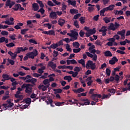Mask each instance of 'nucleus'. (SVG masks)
<instances>
[{
  "label": "nucleus",
  "instance_id": "1",
  "mask_svg": "<svg viewBox=\"0 0 130 130\" xmlns=\"http://www.w3.org/2000/svg\"><path fill=\"white\" fill-rule=\"evenodd\" d=\"M94 91H95L94 89H90L89 92V94H91V99L93 101H95V102H99V99L98 98H101L102 95L98 93H94Z\"/></svg>",
  "mask_w": 130,
  "mask_h": 130
},
{
  "label": "nucleus",
  "instance_id": "2",
  "mask_svg": "<svg viewBox=\"0 0 130 130\" xmlns=\"http://www.w3.org/2000/svg\"><path fill=\"white\" fill-rule=\"evenodd\" d=\"M32 87H33V85L26 83H24L21 86V88L23 90L25 88V92L28 94H31V93H32Z\"/></svg>",
  "mask_w": 130,
  "mask_h": 130
},
{
  "label": "nucleus",
  "instance_id": "3",
  "mask_svg": "<svg viewBox=\"0 0 130 130\" xmlns=\"http://www.w3.org/2000/svg\"><path fill=\"white\" fill-rule=\"evenodd\" d=\"M26 55L28 56L29 58L34 59L35 56H37V55H38V51H37L36 49H35V50L32 52L27 53Z\"/></svg>",
  "mask_w": 130,
  "mask_h": 130
},
{
  "label": "nucleus",
  "instance_id": "4",
  "mask_svg": "<svg viewBox=\"0 0 130 130\" xmlns=\"http://www.w3.org/2000/svg\"><path fill=\"white\" fill-rule=\"evenodd\" d=\"M71 33H68V36H70V37H72L74 38V40H77L78 39V37L79 36V34L77 31L71 30Z\"/></svg>",
  "mask_w": 130,
  "mask_h": 130
},
{
  "label": "nucleus",
  "instance_id": "5",
  "mask_svg": "<svg viewBox=\"0 0 130 130\" xmlns=\"http://www.w3.org/2000/svg\"><path fill=\"white\" fill-rule=\"evenodd\" d=\"M17 91L16 92V94H15L14 96L15 98H19V97H24V96L22 94H21V91H23L24 89L22 88V87H18L17 88Z\"/></svg>",
  "mask_w": 130,
  "mask_h": 130
},
{
  "label": "nucleus",
  "instance_id": "6",
  "mask_svg": "<svg viewBox=\"0 0 130 130\" xmlns=\"http://www.w3.org/2000/svg\"><path fill=\"white\" fill-rule=\"evenodd\" d=\"M16 2H13L11 0H7L6 2L5 6L6 7H9V9H12V7L15 5Z\"/></svg>",
  "mask_w": 130,
  "mask_h": 130
},
{
  "label": "nucleus",
  "instance_id": "7",
  "mask_svg": "<svg viewBox=\"0 0 130 130\" xmlns=\"http://www.w3.org/2000/svg\"><path fill=\"white\" fill-rule=\"evenodd\" d=\"M49 86H50V84H48L47 85H40L38 88L39 90H42V91H44L47 90V88H49Z\"/></svg>",
  "mask_w": 130,
  "mask_h": 130
},
{
  "label": "nucleus",
  "instance_id": "8",
  "mask_svg": "<svg viewBox=\"0 0 130 130\" xmlns=\"http://www.w3.org/2000/svg\"><path fill=\"white\" fill-rule=\"evenodd\" d=\"M3 106H4V110H7L8 108L13 107V106H14V104L13 103H10L8 105V104H3Z\"/></svg>",
  "mask_w": 130,
  "mask_h": 130
},
{
  "label": "nucleus",
  "instance_id": "9",
  "mask_svg": "<svg viewBox=\"0 0 130 130\" xmlns=\"http://www.w3.org/2000/svg\"><path fill=\"white\" fill-rule=\"evenodd\" d=\"M99 32H102L103 36H106V32L107 31V29L106 28V26H103L101 29H99Z\"/></svg>",
  "mask_w": 130,
  "mask_h": 130
},
{
  "label": "nucleus",
  "instance_id": "10",
  "mask_svg": "<svg viewBox=\"0 0 130 130\" xmlns=\"http://www.w3.org/2000/svg\"><path fill=\"white\" fill-rule=\"evenodd\" d=\"M49 17L51 19H57V14H56V12L53 11L50 13Z\"/></svg>",
  "mask_w": 130,
  "mask_h": 130
},
{
  "label": "nucleus",
  "instance_id": "11",
  "mask_svg": "<svg viewBox=\"0 0 130 130\" xmlns=\"http://www.w3.org/2000/svg\"><path fill=\"white\" fill-rule=\"evenodd\" d=\"M48 67H50L52 70H55L56 69V64L53 63L52 61H49L48 63Z\"/></svg>",
  "mask_w": 130,
  "mask_h": 130
},
{
  "label": "nucleus",
  "instance_id": "12",
  "mask_svg": "<svg viewBox=\"0 0 130 130\" xmlns=\"http://www.w3.org/2000/svg\"><path fill=\"white\" fill-rule=\"evenodd\" d=\"M32 8L35 12H37L39 10V5L37 3H34L32 5Z\"/></svg>",
  "mask_w": 130,
  "mask_h": 130
},
{
  "label": "nucleus",
  "instance_id": "13",
  "mask_svg": "<svg viewBox=\"0 0 130 130\" xmlns=\"http://www.w3.org/2000/svg\"><path fill=\"white\" fill-rule=\"evenodd\" d=\"M58 24L61 27H62L64 24H66V20L59 18L58 21Z\"/></svg>",
  "mask_w": 130,
  "mask_h": 130
},
{
  "label": "nucleus",
  "instance_id": "14",
  "mask_svg": "<svg viewBox=\"0 0 130 130\" xmlns=\"http://www.w3.org/2000/svg\"><path fill=\"white\" fill-rule=\"evenodd\" d=\"M72 91H73V92H74L76 94H79V93L84 92V91H85V89H84L83 88H80L78 89H73Z\"/></svg>",
  "mask_w": 130,
  "mask_h": 130
},
{
  "label": "nucleus",
  "instance_id": "15",
  "mask_svg": "<svg viewBox=\"0 0 130 130\" xmlns=\"http://www.w3.org/2000/svg\"><path fill=\"white\" fill-rule=\"evenodd\" d=\"M88 6H89L88 7V12L89 13H91V12H93V11H94V10H95L94 9V7H95V5L89 4L88 5Z\"/></svg>",
  "mask_w": 130,
  "mask_h": 130
},
{
  "label": "nucleus",
  "instance_id": "16",
  "mask_svg": "<svg viewBox=\"0 0 130 130\" xmlns=\"http://www.w3.org/2000/svg\"><path fill=\"white\" fill-rule=\"evenodd\" d=\"M22 7V5L21 4H15L14 5V7L12 8V10H14L15 12H17V11H19V9Z\"/></svg>",
  "mask_w": 130,
  "mask_h": 130
},
{
  "label": "nucleus",
  "instance_id": "17",
  "mask_svg": "<svg viewBox=\"0 0 130 130\" xmlns=\"http://www.w3.org/2000/svg\"><path fill=\"white\" fill-rule=\"evenodd\" d=\"M8 54L11 56L12 59H15V58L17 57V54L13 53L11 51H9L8 52Z\"/></svg>",
  "mask_w": 130,
  "mask_h": 130
},
{
  "label": "nucleus",
  "instance_id": "18",
  "mask_svg": "<svg viewBox=\"0 0 130 130\" xmlns=\"http://www.w3.org/2000/svg\"><path fill=\"white\" fill-rule=\"evenodd\" d=\"M104 54L105 56H106L107 57L112 56V53H111V52H110L109 50L106 51L104 53Z\"/></svg>",
  "mask_w": 130,
  "mask_h": 130
},
{
  "label": "nucleus",
  "instance_id": "19",
  "mask_svg": "<svg viewBox=\"0 0 130 130\" xmlns=\"http://www.w3.org/2000/svg\"><path fill=\"white\" fill-rule=\"evenodd\" d=\"M70 13L71 15H75V14H78V13H79V11L77 9H71L70 10Z\"/></svg>",
  "mask_w": 130,
  "mask_h": 130
},
{
  "label": "nucleus",
  "instance_id": "20",
  "mask_svg": "<svg viewBox=\"0 0 130 130\" xmlns=\"http://www.w3.org/2000/svg\"><path fill=\"white\" fill-rule=\"evenodd\" d=\"M114 7H115V5H110L109 7L105 8H106V11H113L114 9Z\"/></svg>",
  "mask_w": 130,
  "mask_h": 130
},
{
  "label": "nucleus",
  "instance_id": "21",
  "mask_svg": "<svg viewBox=\"0 0 130 130\" xmlns=\"http://www.w3.org/2000/svg\"><path fill=\"white\" fill-rule=\"evenodd\" d=\"M63 80H66L68 81V83H70L72 80H73V78H72V76H65L63 77Z\"/></svg>",
  "mask_w": 130,
  "mask_h": 130
},
{
  "label": "nucleus",
  "instance_id": "22",
  "mask_svg": "<svg viewBox=\"0 0 130 130\" xmlns=\"http://www.w3.org/2000/svg\"><path fill=\"white\" fill-rule=\"evenodd\" d=\"M78 62L79 63H80V64H82V67H83V68H85L86 66H85V62H86V61H85V60L84 59H81L80 60H78Z\"/></svg>",
  "mask_w": 130,
  "mask_h": 130
},
{
  "label": "nucleus",
  "instance_id": "23",
  "mask_svg": "<svg viewBox=\"0 0 130 130\" xmlns=\"http://www.w3.org/2000/svg\"><path fill=\"white\" fill-rule=\"evenodd\" d=\"M58 46L57 45V43L52 44L50 46V47H48V49H51L52 48L53 49H55V48H57Z\"/></svg>",
  "mask_w": 130,
  "mask_h": 130
},
{
  "label": "nucleus",
  "instance_id": "24",
  "mask_svg": "<svg viewBox=\"0 0 130 130\" xmlns=\"http://www.w3.org/2000/svg\"><path fill=\"white\" fill-rule=\"evenodd\" d=\"M108 29L109 30H112V31H115V30H116V28L115 26L114 27V25L112 23H111V25L108 27Z\"/></svg>",
  "mask_w": 130,
  "mask_h": 130
},
{
  "label": "nucleus",
  "instance_id": "25",
  "mask_svg": "<svg viewBox=\"0 0 130 130\" xmlns=\"http://www.w3.org/2000/svg\"><path fill=\"white\" fill-rule=\"evenodd\" d=\"M73 47L75 48H79L80 47V43L78 42H73L72 44Z\"/></svg>",
  "mask_w": 130,
  "mask_h": 130
},
{
  "label": "nucleus",
  "instance_id": "26",
  "mask_svg": "<svg viewBox=\"0 0 130 130\" xmlns=\"http://www.w3.org/2000/svg\"><path fill=\"white\" fill-rule=\"evenodd\" d=\"M67 3L71 6H73V7H76V1H72L71 0H68L67 1Z\"/></svg>",
  "mask_w": 130,
  "mask_h": 130
},
{
  "label": "nucleus",
  "instance_id": "27",
  "mask_svg": "<svg viewBox=\"0 0 130 130\" xmlns=\"http://www.w3.org/2000/svg\"><path fill=\"white\" fill-rule=\"evenodd\" d=\"M117 34H118V35H120L121 36L122 35H125V29H122V30L118 31L117 32Z\"/></svg>",
  "mask_w": 130,
  "mask_h": 130
},
{
  "label": "nucleus",
  "instance_id": "28",
  "mask_svg": "<svg viewBox=\"0 0 130 130\" xmlns=\"http://www.w3.org/2000/svg\"><path fill=\"white\" fill-rule=\"evenodd\" d=\"M111 18H108V17H105L103 18V20L105 21L106 24H108V23H110L111 22Z\"/></svg>",
  "mask_w": 130,
  "mask_h": 130
},
{
  "label": "nucleus",
  "instance_id": "29",
  "mask_svg": "<svg viewBox=\"0 0 130 130\" xmlns=\"http://www.w3.org/2000/svg\"><path fill=\"white\" fill-rule=\"evenodd\" d=\"M2 78L6 80L7 81L10 80V76L8 74H3L2 75Z\"/></svg>",
  "mask_w": 130,
  "mask_h": 130
},
{
  "label": "nucleus",
  "instance_id": "30",
  "mask_svg": "<svg viewBox=\"0 0 130 130\" xmlns=\"http://www.w3.org/2000/svg\"><path fill=\"white\" fill-rule=\"evenodd\" d=\"M53 91L54 92V94H57L58 93H61V92H62V90H61V89L60 88H58V89H54Z\"/></svg>",
  "mask_w": 130,
  "mask_h": 130
},
{
  "label": "nucleus",
  "instance_id": "31",
  "mask_svg": "<svg viewBox=\"0 0 130 130\" xmlns=\"http://www.w3.org/2000/svg\"><path fill=\"white\" fill-rule=\"evenodd\" d=\"M106 9L105 8H103L102 10H101L100 11V16H102L103 17H104V16H105V15H104L105 12H106Z\"/></svg>",
  "mask_w": 130,
  "mask_h": 130
},
{
  "label": "nucleus",
  "instance_id": "32",
  "mask_svg": "<svg viewBox=\"0 0 130 130\" xmlns=\"http://www.w3.org/2000/svg\"><path fill=\"white\" fill-rule=\"evenodd\" d=\"M31 98H27L24 100V102H25L26 104H31Z\"/></svg>",
  "mask_w": 130,
  "mask_h": 130
},
{
  "label": "nucleus",
  "instance_id": "33",
  "mask_svg": "<svg viewBox=\"0 0 130 130\" xmlns=\"http://www.w3.org/2000/svg\"><path fill=\"white\" fill-rule=\"evenodd\" d=\"M27 31H29V29L28 28L23 29L21 30L20 33L21 34H22V35H25Z\"/></svg>",
  "mask_w": 130,
  "mask_h": 130
},
{
  "label": "nucleus",
  "instance_id": "34",
  "mask_svg": "<svg viewBox=\"0 0 130 130\" xmlns=\"http://www.w3.org/2000/svg\"><path fill=\"white\" fill-rule=\"evenodd\" d=\"M88 32H89L91 35H93V34H95V33H96V29L95 28H93V29H90L88 30Z\"/></svg>",
  "mask_w": 130,
  "mask_h": 130
},
{
  "label": "nucleus",
  "instance_id": "35",
  "mask_svg": "<svg viewBox=\"0 0 130 130\" xmlns=\"http://www.w3.org/2000/svg\"><path fill=\"white\" fill-rule=\"evenodd\" d=\"M94 44H95V45H98L99 46H102V42L101 41H100V40H97Z\"/></svg>",
  "mask_w": 130,
  "mask_h": 130
},
{
  "label": "nucleus",
  "instance_id": "36",
  "mask_svg": "<svg viewBox=\"0 0 130 130\" xmlns=\"http://www.w3.org/2000/svg\"><path fill=\"white\" fill-rule=\"evenodd\" d=\"M66 10H67V5H62L61 11H62L64 14H67V11H66Z\"/></svg>",
  "mask_w": 130,
  "mask_h": 130
},
{
  "label": "nucleus",
  "instance_id": "37",
  "mask_svg": "<svg viewBox=\"0 0 130 130\" xmlns=\"http://www.w3.org/2000/svg\"><path fill=\"white\" fill-rule=\"evenodd\" d=\"M80 51H81V48H78L76 49L74 48L73 49V52H74V53H79Z\"/></svg>",
  "mask_w": 130,
  "mask_h": 130
},
{
  "label": "nucleus",
  "instance_id": "38",
  "mask_svg": "<svg viewBox=\"0 0 130 130\" xmlns=\"http://www.w3.org/2000/svg\"><path fill=\"white\" fill-rule=\"evenodd\" d=\"M37 3L40 5V7L41 8H44V5L42 3V1H40V0H37L36 1Z\"/></svg>",
  "mask_w": 130,
  "mask_h": 130
},
{
  "label": "nucleus",
  "instance_id": "39",
  "mask_svg": "<svg viewBox=\"0 0 130 130\" xmlns=\"http://www.w3.org/2000/svg\"><path fill=\"white\" fill-rule=\"evenodd\" d=\"M38 13H41L42 15H44V13H45V10H44L43 7H41V9L38 11Z\"/></svg>",
  "mask_w": 130,
  "mask_h": 130
},
{
  "label": "nucleus",
  "instance_id": "40",
  "mask_svg": "<svg viewBox=\"0 0 130 130\" xmlns=\"http://www.w3.org/2000/svg\"><path fill=\"white\" fill-rule=\"evenodd\" d=\"M47 5L49 7H55V5L50 1H48Z\"/></svg>",
  "mask_w": 130,
  "mask_h": 130
},
{
  "label": "nucleus",
  "instance_id": "41",
  "mask_svg": "<svg viewBox=\"0 0 130 130\" xmlns=\"http://www.w3.org/2000/svg\"><path fill=\"white\" fill-rule=\"evenodd\" d=\"M18 98V99L14 100V102L15 103H18V102H20V101L23 100L24 97L20 96L19 98Z\"/></svg>",
  "mask_w": 130,
  "mask_h": 130
},
{
  "label": "nucleus",
  "instance_id": "42",
  "mask_svg": "<svg viewBox=\"0 0 130 130\" xmlns=\"http://www.w3.org/2000/svg\"><path fill=\"white\" fill-rule=\"evenodd\" d=\"M114 80H115V81H116V83H118V82L119 81V75L116 74L115 76V77H114Z\"/></svg>",
  "mask_w": 130,
  "mask_h": 130
},
{
  "label": "nucleus",
  "instance_id": "43",
  "mask_svg": "<svg viewBox=\"0 0 130 130\" xmlns=\"http://www.w3.org/2000/svg\"><path fill=\"white\" fill-rule=\"evenodd\" d=\"M108 92H109L110 93H112L113 94H115V92H116V90L114 88H110L108 90Z\"/></svg>",
  "mask_w": 130,
  "mask_h": 130
},
{
  "label": "nucleus",
  "instance_id": "44",
  "mask_svg": "<svg viewBox=\"0 0 130 130\" xmlns=\"http://www.w3.org/2000/svg\"><path fill=\"white\" fill-rule=\"evenodd\" d=\"M85 18L84 17H81L79 18V21H80L81 24H84L85 23Z\"/></svg>",
  "mask_w": 130,
  "mask_h": 130
},
{
  "label": "nucleus",
  "instance_id": "45",
  "mask_svg": "<svg viewBox=\"0 0 130 130\" xmlns=\"http://www.w3.org/2000/svg\"><path fill=\"white\" fill-rule=\"evenodd\" d=\"M110 96H111V93H109V94H104L102 98V99H105V98H109Z\"/></svg>",
  "mask_w": 130,
  "mask_h": 130
},
{
  "label": "nucleus",
  "instance_id": "46",
  "mask_svg": "<svg viewBox=\"0 0 130 130\" xmlns=\"http://www.w3.org/2000/svg\"><path fill=\"white\" fill-rule=\"evenodd\" d=\"M43 83L44 84V85H50L49 84V80H48V79H45L43 81Z\"/></svg>",
  "mask_w": 130,
  "mask_h": 130
},
{
  "label": "nucleus",
  "instance_id": "47",
  "mask_svg": "<svg viewBox=\"0 0 130 130\" xmlns=\"http://www.w3.org/2000/svg\"><path fill=\"white\" fill-rule=\"evenodd\" d=\"M106 74L109 77V76H110V74H111V70L108 68H107L106 70Z\"/></svg>",
  "mask_w": 130,
  "mask_h": 130
},
{
  "label": "nucleus",
  "instance_id": "48",
  "mask_svg": "<svg viewBox=\"0 0 130 130\" xmlns=\"http://www.w3.org/2000/svg\"><path fill=\"white\" fill-rule=\"evenodd\" d=\"M47 105H49V104H51L53 103V100L52 99L49 98L48 101L46 102Z\"/></svg>",
  "mask_w": 130,
  "mask_h": 130
},
{
  "label": "nucleus",
  "instance_id": "49",
  "mask_svg": "<svg viewBox=\"0 0 130 130\" xmlns=\"http://www.w3.org/2000/svg\"><path fill=\"white\" fill-rule=\"evenodd\" d=\"M48 35H53V36H54L55 35V32L53 30H49Z\"/></svg>",
  "mask_w": 130,
  "mask_h": 130
},
{
  "label": "nucleus",
  "instance_id": "50",
  "mask_svg": "<svg viewBox=\"0 0 130 130\" xmlns=\"http://www.w3.org/2000/svg\"><path fill=\"white\" fill-rule=\"evenodd\" d=\"M93 61L92 60H88L86 63V68L87 67H90L93 64Z\"/></svg>",
  "mask_w": 130,
  "mask_h": 130
},
{
  "label": "nucleus",
  "instance_id": "51",
  "mask_svg": "<svg viewBox=\"0 0 130 130\" xmlns=\"http://www.w3.org/2000/svg\"><path fill=\"white\" fill-rule=\"evenodd\" d=\"M30 43H33V44H38L37 42L34 39H31L28 40Z\"/></svg>",
  "mask_w": 130,
  "mask_h": 130
},
{
  "label": "nucleus",
  "instance_id": "52",
  "mask_svg": "<svg viewBox=\"0 0 130 130\" xmlns=\"http://www.w3.org/2000/svg\"><path fill=\"white\" fill-rule=\"evenodd\" d=\"M7 60L8 62H9V63L11 64V66H14V64H15V61H14L13 60L11 59H8Z\"/></svg>",
  "mask_w": 130,
  "mask_h": 130
},
{
  "label": "nucleus",
  "instance_id": "53",
  "mask_svg": "<svg viewBox=\"0 0 130 130\" xmlns=\"http://www.w3.org/2000/svg\"><path fill=\"white\" fill-rule=\"evenodd\" d=\"M6 46H7V47H14V46H15V44H14L13 42H11L9 44H7Z\"/></svg>",
  "mask_w": 130,
  "mask_h": 130
},
{
  "label": "nucleus",
  "instance_id": "54",
  "mask_svg": "<svg viewBox=\"0 0 130 130\" xmlns=\"http://www.w3.org/2000/svg\"><path fill=\"white\" fill-rule=\"evenodd\" d=\"M74 25L76 27V28H80V25H79V22H78V20L74 22Z\"/></svg>",
  "mask_w": 130,
  "mask_h": 130
},
{
  "label": "nucleus",
  "instance_id": "55",
  "mask_svg": "<svg viewBox=\"0 0 130 130\" xmlns=\"http://www.w3.org/2000/svg\"><path fill=\"white\" fill-rule=\"evenodd\" d=\"M66 49L67 51H69V52H72V48L70 47V45L68 44L66 45Z\"/></svg>",
  "mask_w": 130,
  "mask_h": 130
},
{
  "label": "nucleus",
  "instance_id": "56",
  "mask_svg": "<svg viewBox=\"0 0 130 130\" xmlns=\"http://www.w3.org/2000/svg\"><path fill=\"white\" fill-rule=\"evenodd\" d=\"M44 26L45 27H47L48 26V29H51V27H52V25L50 23H45V24H44Z\"/></svg>",
  "mask_w": 130,
  "mask_h": 130
},
{
  "label": "nucleus",
  "instance_id": "57",
  "mask_svg": "<svg viewBox=\"0 0 130 130\" xmlns=\"http://www.w3.org/2000/svg\"><path fill=\"white\" fill-rule=\"evenodd\" d=\"M74 71L76 73H79V72L81 71V69L78 67H75V68L74 69Z\"/></svg>",
  "mask_w": 130,
  "mask_h": 130
},
{
  "label": "nucleus",
  "instance_id": "58",
  "mask_svg": "<svg viewBox=\"0 0 130 130\" xmlns=\"http://www.w3.org/2000/svg\"><path fill=\"white\" fill-rule=\"evenodd\" d=\"M91 70H94L96 69V63H92V64L91 66H89Z\"/></svg>",
  "mask_w": 130,
  "mask_h": 130
},
{
  "label": "nucleus",
  "instance_id": "59",
  "mask_svg": "<svg viewBox=\"0 0 130 130\" xmlns=\"http://www.w3.org/2000/svg\"><path fill=\"white\" fill-rule=\"evenodd\" d=\"M52 1L53 2V3H54V4H55L54 5H55V6H60V5L61 4L60 2H57V1L56 0H52Z\"/></svg>",
  "mask_w": 130,
  "mask_h": 130
},
{
  "label": "nucleus",
  "instance_id": "60",
  "mask_svg": "<svg viewBox=\"0 0 130 130\" xmlns=\"http://www.w3.org/2000/svg\"><path fill=\"white\" fill-rule=\"evenodd\" d=\"M63 103H64V102H56V103H55V105H56V106H61V105H62Z\"/></svg>",
  "mask_w": 130,
  "mask_h": 130
},
{
  "label": "nucleus",
  "instance_id": "61",
  "mask_svg": "<svg viewBox=\"0 0 130 130\" xmlns=\"http://www.w3.org/2000/svg\"><path fill=\"white\" fill-rule=\"evenodd\" d=\"M57 43V46H60L61 45H63V40H60Z\"/></svg>",
  "mask_w": 130,
  "mask_h": 130
},
{
  "label": "nucleus",
  "instance_id": "62",
  "mask_svg": "<svg viewBox=\"0 0 130 130\" xmlns=\"http://www.w3.org/2000/svg\"><path fill=\"white\" fill-rule=\"evenodd\" d=\"M79 35L80 37H84V36L85 35V31H83V30H80L79 32Z\"/></svg>",
  "mask_w": 130,
  "mask_h": 130
},
{
  "label": "nucleus",
  "instance_id": "63",
  "mask_svg": "<svg viewBox=\"0 0 130 130\" xmlns=\"http://www.w3.org/2000/svg\"><path fill=\"white\" fill-rule=\"evenodd\" d=\"M91 58H92V60L94 61H97V55L94 54L93 55V57H91Z\"/></svg>",
  "mask_w": 130,
  "mask_h": 130
},
{
  "label": "nucleus",
  "instance_id": "64",
  "mask_svg": "<svg viewBox=\"0 0 130 130\" xmlns=\"http://www.w3.org/2000/svg\"><path fill=\"white\" fill-rule=\"evenodd\" d=\"M80 16H81V14L80 13L77 14L75 15H74V19H75L76 20H77V19H79V18H80Z\"/></svg>",
  "mask_w": 130,
  "mask_h": 130
}]
</instances>
